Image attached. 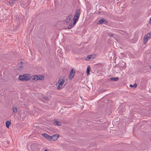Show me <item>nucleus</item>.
<instances>
[{"label":"nucleus","mask_w":151,"mask_h":151,"mask_svg":"<svg viewBox=\"0 0 151 151\" xmlns=\"http://www.w3.org/2000/svg\"><path fill=\"white\" fill-rule=\"evenodd\" d=\"M27 74L19 76V79L22 81H29V79L28 78Z\"/></svg>","instance_id":"f257e3e1"},{"label":"nucleus","mask_w":151,"mask_h":151,"mask_svg":"<svg viewBox=\"0 0 151 151\" xmlns=\"http://www.w3.org/2000/svg\"><path fill=\"white\" fill-rule=\"evenodd\" d=\"M64 79H62L61 80H60L58 82V85L57 88L60 90L62 89L63 87L64 86H63V85L64 84Z\"/></svg>","instance_id":"f03ea898"},{"label":"nucleus","mask_w":151,"mask_h":151,"mask_svg":"<svg viewBox=\"0 0 151 151\" xmlns=\"http://www.w3.org/2000/svg\"><path fill=\"white\" fill-rule=\"evenodd\" d=\"M38 144L37 143H33L31 145V148L33 150H37L38 149Z\"/></svg>","instance_id":"7ed1b4c3"},{"label":"nucleus","mask_w":151,"mask_h":151,"mask_svg":"<svg viewBox=\"0 0 151 151\" xmlns=\"http://www.w3.org/2000/svg\"><path fill=\"white\" fill-rule=\"evenodd\" d=\"M59 137L58 134H56L50 137V141L56 140Z\"/></svg>","instance_id":"20e7f679"},{"label":"nucleus","mask_w":151,"mask_h":151,"mask_svg":"<svg viewBox=\"0 0 151 151\" xmlns=\"http://www.w3.org/2000/svg\"><path fill=\"white\" fill-rule=\"evenodd\" d=\"M108 23L107 20L104 18L101 19L97 23L98 24H100L104 23V24H106Z\"/></svg>","instance_id":"39448f33"},{"label":"nucleus","mask_w":151,"mask_h":151,"mask_svg":"<svg viewBox=\"0 0 151 151\" xmlns=\"http://www.w3.org/2000/svg\"><path fill=\"white\" fill-rule=\"evenodd\" d=\"M75 71H74L73 69H72L71 70L69 74V79H72L73 78L75 75Z\"/></svg>","instance_id":"423d86ee"},{"label":"nucleus","mask_w":151,"mask_h":151,"mask_svg":"<svg viewBox=\"0 0 151 151\" xmlns=\"http://www.w3.org/2000/svg\"><path fill=\"white\" fill-rule=\"evenodd\" d=\"M79 17L77 15H75L73 18V25H75L78 22Z\"/></svg>","instance_id":"0eeeda50"},{"label":"nucleus","mask_w":151,"mask_h":151,"mask_svg":"<svg viewBox=\"0 0 151 151\" xmlns=\"http://www.w3.org/2000/svg\"><path fill=\"white\" fill-rule=\"evenodd\" d=\"M72 17L73 15L72 14H70L69 16L66 18V20H65V22H66L67 23H69L71 20V19L72 18Z\"/></svg>","instance_id":"6e6552de"},{"label":"nucleus","mask_w":151,"mask_h":151,"mask_svg":"<svg viewBox=\"0 0 151 151\" xmlns=\"http://www.w3.org/2000/svg\"><path fill=\"white\" fill-rule=\"evenodd\" d=\"M42 135L45 137L46 139L49 140V141H50V137L51 136L48 135V134H46L44 133L42 134Z\"/></svg>","instance_id":"1a4fd4ad"},{"label":"nucleus","mask_w":151,"mask_h":151,"mask_svg":"<svg viewBox=\"0 0 151 151\" xmlns=\"http://www.w3.org/2000/svg\"><path fill=\"white\" fill-rule=\"evenodd\" d=\"M81 14L80 10L79 9H77L76 11V12L75 15L78 16L80 17Z\"/></svg>","instance_id":"9d476101"},{"label":"nucleus","mask_w":151,"mask_h":151,"mask_svg":"<svg viewBox=\"0 0 151 151\" xmlns=\"http://www.w3.org/2000/svg\"><path fill=\"white\" fill-rule=\"evenodd\" d=\"M150 37V36L148 37V35H145L144 38V43H145L148 40V39Z\"/></svg>","instance_id":"9b49d317"},{"label":"nucleus","mask_w":151,"mask_h":151,"mask_svg":"<svg viewBox=\"0 0 151 151\" xmlns=\"http://www.w3.org/2000/svg\"><path fill=\"white\" fill-rule=\"evenodd\" d=\"M37 76L38 80H42L44 79V76L43 75H39Z\"/></svg>","instance_id":"f8f14e48"},{"label":"nucleus","mask_w":151,"mask_h":151,"mask_svg":"<svg viewBox=\"0 0 151 151\" xmlns=\"http://www.w3.org/2000/svg\"><path fill=\"white\" fill-rule=\"evenodd\" d=\"M119 80V78L117 77H112L111 78H110V80L111 81H117Z\"/></svg>","instance_id":"ddd939ff"},{"label":"nucleus","mask_w":151,"mask_h":151,"mask_svg":"<svg viewBox=\"0 0 151 151\" xmlns=\"http://www.w3.org/2000/svg\"><path fill=\"white\" fill-rule=\"evenodd\" d=\"M11 123V122L9 121H6V127L7 128H9L10 124Z\"/></svg>","instance_id":"4468645a"},{"label":"nucleus","mask_w":151,"mask_h":151,"mask_svg":"<svg viewBox=\"0 0 151 151\" xmlns=\"http://www.w3.org/2000/svg\"><path fill=\"white\" fill-rule=\"evenodd\" d=\"M38 76L37 75L34 76L32 77V79L34 81H36L38 80Z\"/></svg>","instance_id":"2eb2a0df"},{"label":"nucleus","mask_w":151,"mask_h":151,"mask_svg":"<svg viewBox=\"0 0 151 151\" xmlns=\"http://www.w3.org/2000/svg\"><path fill=\"white\" fill-rule=\"evenodd\" d=\"M90 71V68L89 66H88L87 67V69L86 70V73L87 75L89 74Z\"/></svg>","instance_id":"dca6fc26"},{"label":"nucleus","mask_w":151,"mask_h":151,"mask_svg":"<svg viewBox=\"0 0 151 151\" xmlns=\"http://www.w3.org/2000/svg\"><path fill=\"white\" fill-rule=\"evenodd\" d=\"M92 56V55H88L87 56V57L86 58V60L87 61L89 60L90 59L92 58V57H91Z\"/></svg>","instance_id":"f3484780"},{"label":"nucleus","mask_w":151,"mask_h":151,"mask_svg":"<svg viewBox=\"0 0 151 151\" xmlns=\"http://www.w3.org/2000/svg\"><path fill=\"white\" fill-rule=\"evenodd\" d=\"M75 25H73V23H71L68 26V29H70L72 28V27L74 26Z\"/></svg>","instance_id":"a211bd4d"},{"label":"nucleus","mask_w":151,"mask_h":151,"mask_svg":"<svg viewBox=\"0 0 151 151\" xmlns=\"http://www.w3.org/2000/svg\"><path fill=\"white\" fill-rule=\"evenodd\" d=\"M21 63H19V69L20 70L22 68V67L23 65L22 64V62L21 61H20Z\"/></svg>","instance_id":"6ab92c4d"},{"label":"nucleus","mask_w":151,"mask_h":151,"mask_svg":"<svg viewBox=\"0 0 151 151\" xmlns=\"http://www.w3.org/2000/svg\"><path fill=\"white\" fill-rule=\"evenodd\" d=\"M54 124L55 125L60 126V125L61 123L57 121H55Z\"/></svg>","instance_id":"aec40b11"},{"label":"nucleus","mask_w":151,"mask_h":151,"mask_svg":"<svg viewBox=\"0 0 151 151\" xmlns=\"http://www.w3.org/2000/svg\"><path fill=\"white\" fill-rule=\"evenodd\" d=\"M13 111L14 112L16 113L17 112V108L15 106H14L13 107Z\"/></svg>","instance_id":"412c9836"},{"label":"nucleus","mask_w":151,"mask_h":151,"mask_svg":"<svg viewBox=\"0 0 151 151\" xmlns=\"http://www.w3.org/2000/svg\"><path fill=\"white\" fill-rule=\"evenodd\" d=\"M43 98L45 99L47 101L49 100V98L46 96H45L44 97H43Z\"/></svg>","instance_id":"4be33fe9"},{"label":"nucleus","mask_w":151,"mask_h":151,"mask_svg":"<svg viewBox=\"0 0 151 151\" xmlns=\"http://www.w3.org/2000/svg\"><path fill=\"white\" fill-rule=\"evenodd\" d=\"M108 35L110 37H113L114 36L113 34H112L109 33L108 34Z\"/></svg>","instance_id":"5701e85b"},{"label":"nucleus","mask_w":151,"mask_h":151,"mask_svg":"<svg viewBox=\"0 0 151 151\" xmlns=\"http://www.w3.org/2000/svg\"><path fill=\"white\" fill-rule=\"evenodd\" d=\"M9 3L11 4H14L15 3V1L13 0H12L11 1H10Z\"/></svg>","instance_id":"b1692460"},{"label":"nucleus","mask_w":151,"mask_h":151,"mask_svg":"<svg viewBox=\"0 0 151 151\" xmlns=\"http://www.w3.org/2000/svg\"><path fill=\"white\" fill-rule=\"evenodd\" d=\"M137 86V84L136 83H134L133 85L134 88H135Z\"/></svg>","instance_id":"393cba45"},{"label":"nucleus","mask_w":151,"mask_h":151,"mask_svg":"<svg viewBox=\"0 0 151 151\" xmlns=\"http://www.w3.org/2000/svg\"><path fill=\"white\" fill-rule=\"evenodd\" d=\"M129 86L130 87H133L134 88V86H133V85L132 84H130Z\"/></svg>","instance_id":"a878e982"},{"label":"nucleus","mask_w":151,"mask_h":151,"mask_svg":"<svg viewBox=\"0 0 151 151\" xmlns=\"http://www.w3.org/2000/svg\"><path fill=\"white\" fill-rule=\"evenodd\" d=\"M92 55V56L91 57H92V58H94L95 55Z\"/></svg>","instance_id":"bb28decb"},{"label":"nucleus","mask_w":151,"mask_h":151,"mask_svg":"<svg viewBox=\"0 0 151 151\" xmlns=\"http://www.w3.org/2000/svg\"><path fill=\"white\" fill-rule=\"evenodd\" d=\"M151 35V33L149 34H148L147 35H148V37L150 36V35Z\"/></svg>","instance_id":"cd10ccee"},{"label":"nucleus","mask_w":151,"mask_h":151,"mask_svg":"<svg viewBox=\"0 0 151 151\" xmlns=\"http://www.w3.org/2000/svg\"><path fill=\"white\" fill-rule=\"evenodd\" d=\"M150 22L151 24V18H150Z\"/></svg>","instance_id":"c85d7f7f"},{"label":"nucleus","mask_w":151,"mask_h":151,"mask_svg":"<svg viewBox=\"0 0 151 151\" xmlns=\"http://www.w3.org/2000/svg\"><path fill=\"white\" fill-rule=\"evenodd\" d=\"M44 151H48V150H44Z\"/></svg>","instance_id":"c756f323"},{"label":"nucleus","mask_w":151,"mask_h":151,"mask_svg":"<svg viewBox=\"0 0 151 151\" xmlns=\"http://www.w3.org/2000/svg\"><path fill=\"white\" fill-rule=\"evenodd\" d=\"M21 6L23 7V6H22V5H21Z\"/></svg>","instance_id":"7c9ffc66"}]
</instances>
